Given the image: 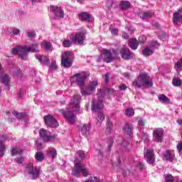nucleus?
<instances>
[{"mask_svg": "<svg viewBox=\"0 0 182 182\" xmlns=\"http://www.w3.org/2000/svg\"><path fill=\"white\" fill-rule=\"evenodd\" d=\"M77 16L81 22H90V19H92V15L86 11L80 12Z\"/></svg>", "mask_w": 182, "mask_h": 182, "instance_id": "dca6fc26", "label": "nucleus"}, {"mask_svg": "<svg viewBox=\"0 0 182 182\" xmlns=\"http://www.w3.org/2000/svg\"><path fill=\"white\" fill-rule=\"evenodd\" d=\"M15 161L16 163H19V164H22V163H23V159H22L21 157H17L15 159Z\"/></svg>", "mask_w": 182, "mask_h": 182, "instance_id": "5fc2aeb1", "label": "nucleus"}, {"mask_svg": "<svg viewBox=\"0 0 182 182\" xmlns=\"http://www.w3.org/2000/svg\"><path fill=\"white\" fill-rule=\"evenodd\" d=\"M38 46H39V44L38 43H35L31 46H28V52H31L32 53H38V52H39Z\"/></svg>", "mask_w": 182, "mask_h": 182, "instance_id": "b1692460", "label": "nucleus"}, {"mask_svg": "<svg viewBox=\"0 0 182 182\" xmlns=\"http://www.w3.org/2000/svg\"><path fill=\"white\" fill-rule=\"evenodd\" d=\"M176 149H177L178 153H181V151H182V141H181L179 144H178Z\"/></svg>", "mask_w": 182, "mask_h": 182, "instance_id": "603ef678", "label": "nucleus"}, {"mask_svg": "<svg viewBox=\"0 0 182 182\" xmlns=\"http://www.w3.org/2000/svg\"><path fill=\"white\" fill-rule=\"evenodd\" d=\"M80 100H82V97L80 95H74L73 102L70 103L73 110L77 114H79V112H80Z\"/></svg>", "mask_w": 182, "mask_h": 182, "instance_id": "9d476101", "label": "nucleus"}, {"mask_svg": "<svg viewBox=\"0 0 182 182\" xmlns=\"http://www.w3.org/2000/svg\"><path fill=\"white\" fill-rule=\"evenodd\" d=\"M119 90H126L127 89V85L125 84H122L119 86Z\"/></svg>", "mask_w": 182, "mask_h": 182, "instance_id": "864d4df0", "label": "nucleus"}, {"mask_svg": "<svg viewBox=\"0 0 182 182\" xmlns=\"http://www.w3.org/2000/svg\"><path fill=\"white\" fill-rule=\"evenodd\" d=\"M36 161H43L45 160V155L42 152H36L35 154Z\"/></svg>", "mask_w": 182, "mask_h": 182, "instance_id": "c85d7f7f", "label": "nucleus"}, {"mask_svg": "<svg viewBox=\"0 0 182 182\" xmlns=\"http://www.w3.org/2000/svg\"><path fill=\"white\" fill-rule=\"evenodd\" d=\"M13 55H19V46H17L16 48H13Z\"/></svg>", "mask_w": 182, "mask_h": 182, "instance_id": "3c124183", "label": "nucleus"}, {"mask_svg": "<svg viewBox=\"0 0 182 182\" xmlns=\"http://www.w3.org/2000/svg\"><path fill=\"white\" fill-rule=\"evenodd\" d=\"M25 173H27L33 180L39 178L40 171L39 168L33 166V164L29 163L26 166Z\"/></svg>", "mask_w": 182, "mask_h": 182, "instance_id": "39448f33", "label": "nucleus"}, {"mask_svg": "<svg viewBox=\"0 0 182 182\" xmlns=\"http://www.w3.org/2000/svg\"><path fill=\"white\" fill-rule=\"evenodd\" d=\"M164 179L165 182H174V178L171 174H165Z\"/></svg>", "mask_w": 182, "mask_h": 182, "instance_id": "4c0bfd02", "label": "nucleus"}, {"mask_svg": "<svg viewBox=\"0 0 182 182\" xmlns=\"http://www.w3.org/2000/svg\"><path fill=\"white\" fill-rule=\"evenodd\" d=\"M109 74H105V83H107L109 82Z\"/></svg>", "mask_w": 182, "mask_h": 182, "instance_id": "e2e57ef3", "label": "nucleus"}, {"mask_svg": "<svg viewBox=\"0 0 182 182\" xmlns=\"http://www.w3.org/2000/svg\"><path fill=\"white\" fill-rule=\"evenodd\" d=\"M41 48H43L46 50H49L50 49V43L47 41H43L41 44Z\"/></svg>", "mask_w": 182, "mask_h": 182, "instance_id": "72a5a7b5", "label": "nucleus"}, {"mask_svg": "<svg viewBox=\"0 0 182 182\" xmlns=\"http://www.w3.org/2000/svg\"><path fill=\"white\" fill-rule=\"evenodd\" d=\"M144 157L148 164L154 166L156 164V155L154 154V150L146 149V153H144Z\"/></svg>", "mask_w": 182, "mask_h": 182, "instance_id": "0eeeda50", "label": "nucleus"}, {"mask_svg": "<svg viewBox=\"0 0 182 182\" xmlns=\"http://www.w3.org/2000/svg\"><path fill=\"white\" fill-rule=\"evenodd\" d=\"M140 43L139 41L136 38H130L128 41V46L132 49V50H136L139 48Z\"/></svg>", "mask_w": 182, "mask_h": 182, "instance_id": "6ab92c4d", "label": "nucleus"}, {"mask_svg": "<svg viewBox=\"0 0 182 182\" xmlns=\"http://www.w3.org/2000/svg\"><path fill=\"white\" fill-rule=\"evenodd\" d=\"M89 77V74L87 73L82 71L80 73H75L70 78L71 85L73 83H77V85L80 88V93L82 96H90L92 93L96 92V87L99 85L97 80L90 81L85 88V83L86 82V79Z\"/></svg>", "mask_w": 182, "mask_h": 182, "instance_id": "f257e3e1", "label": "nucleus"}, {"mask_svg": "<svg viewBox=\"0 0 182 182\" xmlns=\"http://www.w3.org/2000/svg\"><path fill=\"white\" fill-rule=\"evenodd\" d=\"M177 70H182V58L175 63Z\"/></svg>", "mask_w": 182, "mask_h": 182, "instance_id": "37998d69", "label": "nucleus"}, {"mask_svg": "<svg viewBox=\"0 0 182 182\" xmlns=\"http://www.w3.org/2000/svg\"><path fill=\"white\" fill-rule=\"evenodd\" d=\"M6 150V148L5 147V144H4V142L0 140V157H4Z\"/></svg>", "mask_w": 182, "mask_h": 182, "instance_id": "f704fd0d", "label": "nucleus"}, {"mask_svg": "<svg viewBox=\"0 0 182 182\" xmlns=\"http://www.w3.org/2000/svg\"><path fill=\"white\" fill-rule=\"evenodd\" d=\"M11 79L9 78V75H4L0 78V82L3 83V85H5V86H8L9 85Z\"/></svg>", "mask_w": 182, "mask_h": 182, "instance_id": "bb28decb", "label": "nucleus"}, {"mask_svg": "<svg viewBox=\"0 0 182 182\" xmlns=\"http://www.w3.org/2000/svg\"><path fill=\"white\" fill-rule=\"evenodd\" d=\"M118 32H119V31H117V28H113V29L111 31V33H112V35H117Z\"/></svg>", "mask_w": 182, "mask_h": 182, "instance_id": "bf43d9fd", "label": "nucleus"}, {"mask_svg": "<svg viewBox=\"0 0 182 182\" xmlns=\"http://www.w3.org/2000/svg\"><path fill=\"white\" fill-rule=\"evenodd\" d=\"M72 43L74 45H83V42L86 41V31H80L70 38Z\"/></svg>", "mask_w": 182, "mask_h": 182, "instance_id": "423d86ee", "label": "nucleus"}, {"mask_svg": "<svg viewBox=\"0 0 182 182\" xmlns=\"http://www.w3.org/2000/svg\"><path fill=\"white\" fill-rule=\"evenodd\" d=\"M57 137L58 134H54L51 136L48 135L47 139H46V143H48V141H53V140H55Z\"/></svg>", "mask_w": 182, "mask_h": 182, "instance_id": "79ce46f5", "label": "nucleus"}, {"mask_svg": "<svg viewBox=\"0 0 182 182\" xmlns=\"http://www.w3.org/2000/svg\"><path fill=\"white\" fill-rule=\"evenodd\" d=\"M164 130L161 128L155 129L153 131V137L156 143H161L163 141V136Z\"/></svg>", "mask_w": 182, "mask_h": 182, "instance_id": "f8f14e48", "label": "nucleus"}, {"mask_svg": "<svg viewBox=\"0 0 182 182\" xmlns=\"http://www.w3.org/2000/svg\"><path fill=\"white\" fill-rule=\"evenodd\" d=\"M44 123L48 127L56 128L59 126L58 120L50 114L44 116Z\"/></svg>", "mask_w": 182, "mask_h": 182, "instance_id": "6e6552de", "label": "nucleus"}, {"mask_svg": "<svg viewBox=\"0 0 182 182\" xmlns=\"http://www.w3.org/2000/svg\"><path fill=\"white\" fill-rule=\"evenodd\" d=\"M123 130L127 136H133V125L132 124H125Z\"/></svg>", "mask_w": 182, "mask_h": 182, "instance_id": "aec40b11", "label": "nucleus"}, {"mask_svg": "<svg viewBox=\"0 0 182 182\" xmlns=\"http://www.w3.org/2000/svg\"><path fill=\"white\" fill-rule=\"evenodd\" d=\"M12 114L18 119V120H26V113L25 112H18L17 111L14 110L12 111Z\"/></svg>", "mask_w": 182, "mask_h": 182, "instance_id": "412c9836", "label": "nucleus"}, {"mask_svg": "<svg viewBox=\"0 0 182 182\" xmlns=\"http://www.w3.org/2000/svg\"><path fill=\"white\" fill-rule=\"evenodd\" d=\"M172 84L176 87H178V86H181L182 81L180 78L173 77V80H172Z\"/></svg>", "mask_w": 182, "mask_h": 182, "instance_id": "473e14b6", "label": "nucleus"}, {"mask_svg": "<svg viewBox=\"0 0 182 182\" xmlns=\"http://www.w3.org/2000/svg\"><path fill=\"white\" fill-rule=\"evenodd\" d=\"M63 115L68 123H70L71 124L76 123V115L73 114V112L67 110L63 112Z\"/></svg>", "mask_w": 182, "mask_h": 182, "instance_id": "ddd939ff", "label": "nucleus"}, {"mask_svg": "<svg viewBox=\"0 0 182 182\" xmlns=\"http://www.w3.org/2000/svg\"><path fill=\"white\" fill-rule=\"evenodd\" d=\"M115 92H116V90H114V89H113V88L108 89L109 95H114Z\"/></svg>", "mask_w": 182, "mask_h": 182, "instance_id": "13d9d810", "label": "nucleus"}, {"mask_svg": "<svg viewBox=\"0 0 182 182\" xmlns=\"http://www.w3.org/2000/svg\"><path fill=\"white\" fill-rule=\"evenodd\" d=\"M134 87H153V79L147 73H140L132 83Z\"/></svg>", "mask_w": 182, "mask_h": 182, "instance_id": "f03ea898", "label": "nucleus"}, {"mask_svg": "<svg viewBox=\"0 0 182 182\" xmlns=\"http://www.w3.org/2000/svg\"><path fill=\"white\" fill-rule=\"evenodd\" d=\"M112 53H113L112 56L114 57V59L116 58H119V50L113 49Z\"/></svg>", "mask_w": 182, "mask_h": 182, "instance_id": "8fccbe9b", "label": "nucleus"}, {"mask_svg": "<svg viewBox=\"0 0 182 182\" xmlns=\"http://www.w3.org/2000/svg\"><path fill=\"white\" fill-rule=\"evenodd\" d=\"M89 130H90V125L89 124H82L80 127V132L82 136H86Z\"/></svg>", "mask_w": 182, "mask_h": 182, "instance_id": "5701e85b", "label": "nucleus"}, {"mask_svg": "<svg viewBox=\"0 0 182 182\" xmlns=\"http://www.w3.org/2000/svg\"><path fill=\"white\" fill-rule=\"evenodd\" d=\"M102 55H103V60L106 62V63H110V62L114 60V57L113 54H112V51L107 49L102 50Z\"/></svg>", "mask_w": 182, "mask_h": 182, "instance_id": "4468645a", "label": "nucleus"}, {"mask_svg": "<svg viewBox=\"0 0 182 182\" xmlns=\"http://www.w3.org/2000/svg\"><path fill=\"white\" fill-rule=\"evenodd\" d=\"M36 58L39 60V62H41V63H42V62L43 60V58H42V56L39 55V56L36 57Z\"/></svg>", "mask_w": 182, "mask_h": 182, "instance_id": "69168bd1", "label": "nucleus"}, {"mask_svg": "<svg viewBox=\"0 0 182 182\" xmlns=\"http://www.w3.org/2000/svg\"><path fill=\"white\" fill-rule=\"evenodd\" d=\"M74 166L75 168L72 171V175L74 176V177H77V178L82 177V175L80 174V173H82V162L77 159H75L74 161Z\"/></svg>", "mask_w": 182, "mask_h": 182, "instance_id": "9b49d317", "label": "nucleus"}, {"mask_svg": "<svg viewBox=\"0 0 182 182\" xmlns=\"http://www.w3.org/2000/svg\"><path fill=\"white\" fill-rule=\"evenodd\" d=\"M74 56L75 55L72 51H65L61 55V66L65 68H71L73 63L72 59H73Z\"/></svg>", "mask_w": 182, "mask_h": 182, "instance_id": "7ed1b4c3", "label": "nucleus"}, {"mask_svg": "<svg viewBox=\"0 0 182 182\" xmlns=\"http://www.w3.org/2000/svg\"><path fill=\"white\" fill-rule=\"evenodd\" d=\"M19 49V56L21 58L22 60H26L28 59V53L29 52V49L28 46H18Z\"/></svg>", "mask_w": 182, "mask_h": 182, "instance_id": "2eb2a0df", "label": "nucleus"}, {"mask_svg": "<svg viewBox=\"0 0 182 182\" xmlns=\"http://www.w3.org/2000/svg\"><path fill=\"white\" fill-rule=\"evenodd\" d=\"M39 136L41 139H43V141H46V139H48V132L44 129H41L39 132Z\"/></svg>", "mask_w": 182, "mask_h": 182, "instance_id": "c756f323", "label": "nucleus"}, {"mask_svg": "<svg viewBox=\"0 0 182 182\" xmlns=\"http://www.w3.org/2000/svg\"><path fill=\"white\" fill-rule=\"evenodd\" d=\"M138 167L139 169H141V171L144 170V164H143V162H139Z\"/></svg>", "mask_w": 182, "mask_h": 182, "instance_id": "4d7b16f0", "label": "nucleus"}, {"mask_svg": "<svg viewBox=\"0 0 182 182\" xmlns=\"http://www.w3.org/2000/svg\"><path fill=\"white\" fill-rule=\"evenodd\" d=\"M138 124L139 126H146V124H147V122L143 119H139L138 121Z\"/></svg>", "mask_w": 182, "mask_h": 182, "instance_id": "09e8293b", "label": "nucleus"}, {"mask_svg": "<svg viewBox=\"0 0 182 182\" xmlns=\"http://www.w3.org/2000/svg\"><path fill=\"white\" fill-rule=\"evenodd\" d=\"M103 120H105V114H103V112H99L97 114V124L98 126H101Z\"/></svg>", "mask_w": 182, "mask_h": 182, "instance_id": "cd10ccee", "label": "nucleus"}, {"mask_svg": "<svg viewBox=\"0 0 182 182\" xmlns=\"http://www.w3.org/2000/svg\"><path fill=\"white\" fill-rule=\"evenodd\" d=\"M22 149L17 148V147H13L11 149V156H19V154H22Z\"/></svg>", "mask_w": 182, "mask_h": 182, "instance_id": "2f4dec72", "label": "nucleus"}, {"mask_svg": "<svg viewBox=\"0 0 182 182\" xmlns=\"http://www.w3.org/2000/svg\"><path fill=\"white\" fill-rule=\"evenodd\" d=\"M139 16L141 19H150L151 18H154V16H156V14L153 11H141L139 13Z\"/></svg>", "mask_w": 182, "mask_h": 182, "instance_id": "a211bd4d", "label": "nucleus"}, {"mask_svg": "<svg viewBox=\"0 0 182 182\" xmlns=\"http://www.w3.org/2000/svg\"><path fill=\"white\" fill-rule=\"evenodd\" d=\"M158 99L159 102H163L166 103V105H168L171 103L170 99L168 97L163 94H159L158 95Z\"/></svg>", "mask_w": 182, "mask_h": 182, "instance_id": "a878e982", "label": "nucleus"}, {"mask_svg": "<svg viewBox=\"0 0 182 182\" xmlns=\"http://www.w3.org/2000/svg\"><path fill=\"white\" fill-rule=\"evenodd\" d=\"M107 127H109V128L112 127V121H110L109 119H107Z\"/></svg>", "mask_w": 182, "mask_h": 182, "instance_id": "052dcab7", "label": "nucleus"}, {"mask_svg": "<svg viewBox=\"0 0 182 182\" xmlns=\"http://www.w3.org/2000/svg\"><path fill=\"white\" fill-rule=\"evenodd\" d=\"M141 53L144 56H151V55L154 53V48L146 47L144 49H142Z\"/></svg>", "mask_w": 182, "mask_h": 182, "instance_id": "393cba45", "label": "nucleus"}, {"mask_svg": "<svg viewBox=\"0 0 182 182\" xmlns=\"http://www.w3.org/2000/svg\"><path fill=\"white\" fill-rule=\"evenodd\" d=\"M13 33L14 35H18V33H19V29L16 28L13 31Z\"/></svg>", "mask_w": 182, "mask_h": 182, "instance_id": "0e129e2a", "label": "nucleus"}, {"mask_svg": "<svg viewBox=\"0 0 182 182\" xmlns=\"http://www.w3.org/2000/svg\"><path fill=\"white\" fill-rule=\"evenodd\" d=\"M49 69L50 70H56V69H58V65H56V62H51V64L49 66Z\"/></svg>", "mask_w": 182, "mask_h": 182, "instance_id": "c03bdc74", "label": "nucleus"}, {"mask_svg": "<svg viewBox=\"0 0 182 182\" xmlns=\"http://www.w3.org/2000/svg\"><path fill=\"white\" fill-rule=\"evenodd\" d=\"M119 6L122 11H126L130 8V2L129 1H121Z\"/></svg>", "mask_w": 182, "mask_h": 182, "instance_id": "7c9ffc66", "label": "nucleus"}, {"mask_svg": "<svg viewBox=\"0 0 182 182\" xmlns=\"http://www.w3.org/2000/svg\"><path fill=\"white\" fill-rule=\"evenodd\" d=\"M113 143H114L113 138H109L107 140V151H110V150L112 149V146H113Z\"/></svg>", "mask_w": 182, "mask_h": 182, "instance_id": "ea45409f", "label": "nucleus"}, {"mask_svg": "<svg viewBox=\"0 0 182 182\" xmlns=\"http://www.w3.org/2000/svg\"><path fill=\"white\" fill-rule=\"evenodd\" d=\"M72 43H73L70 40L65 39L63 41V48H70V46H72Z\"/></svg>", "mask_w": 182, "mask_h": 182, "instance_id": "a19ab883", "label": "nucleus"}, {"mask_svg": "<svg viewBox=\"0 0 182 182\" xmlns=\"http://www.w3.org/2000/svg\"><path fill=\"white\" fill-rule=\"evenodd\" d=\"M106 95V91L103 89H100L97 93L98 102L94 101L92 102V110H100V109L103 108V99H105V96Z\"/></svg>", "mask_w": 182, "mask_h": 182, "instance_id": "20e7f679", "label": "nucleus"}, {"mask_svg": "<svg viewBox=\"0 0 182 182\" xmlns=\"http://www.w3.org/2000/svg\"><path fill=\"white\" fill-rule=\"evenodd\" d=\"M122 38H123L124 39H129V34H127V33L124 32V33H122Z\"/></svg>", "mask_w": 182, "mask_h": 182, "instance_id": "680f3d73", "label": "nucleus"}, {"mask_svg": "<svg viewBox=\"0 0 182 182\" xmlns=\"http://www.w3.org/2000/svg\"><path fill=\"white\" fill-rule=\"evenodd\" d=\"M50 10L51 12L57 16V18H62L64 16L63 11L56 6H50Z\"/></svg>", "mask_w": 182, "mask_h": 182, "instance_id": "f3484780", "label": "nucleus"}, {"mask_svg": "<svg viewBox=\"0 0 182 182\" xmlns=\"http://www.w3.org/2000/svg\"><path fill=\"white\" fill-rule=\"evenodd\" d=\"M27 36H28V38H30L32 39L36 36V32H35V31L28 32V33H27Z\"/></svg>", "mask_w": 182, "mask_h": 182, "instance_id": "de8ad7c7", "label": "nucleus"}, {"mask_svg": "<svg viewBox=\"0 0 182 182\" xmlns=\"http://www.w3.org/2000/svg\"><path fill=\"white\" fill-rule=\"evenodd\" d=\"M164 157L166 159V161H170L171 163L174 160V154H173L170 150H167L164 153Z\"/></svg>", "mask_w": 182, "mask_h": 182, "instance_id": "4be33fe9", "label": "nucleus"}, {"mask_svg": "<svg viewBox=\"0 0 182 182\" xmlns=\"http://www.w3.org/2000/svg\"><path fill=\"white\" fill-rule=\"evenodd\" d=\"M50 63V61L49 60V58L44 56L43 58V61H42V65H49V63Z\"/></svg>", "mask_w": 182, "mask_h": 182, "instance_id": "49530a36", "label": "nucleus"}, {"mask_svg": "<svg viewBox=\"0 0 182 182\" xmlns=\"http://www.w3.org/2000/svg\"><path fill=\"white\" fill-rule=\"evenodd\" d=\"M125 115L128 117H132V116H134V109H133L132 108L127 109L125 112Z\"/></svg>", "mask_w": 182, "mask_h": 182, "instance_id": "e433bc0d", "label": "nucleus"}, {"mask_svg": "<svg viewBox=\"0 0 182 182\" xmlns=\"http://www.w3.org/2000/svg\"><path fill=\"white\" fill-rule=\"evenodd\" d=\"M77 154H78V156H79V157H80V159H85V154L83 153V151H79L77 152Z\"/></svg>", "mask_w": 182, "mask_h": 182, "instance_id": "6e6d98bb", "label": "nucleus"}, {"mask_svg": "<svg viewBox=\"0 0 182 182\" xmlns=\"http://www.w3.org/2000/svg\"><path fill=\"white\" fill-rule=\"evenodd\" d=\"M85 182H100V181L97 177L92 176L88 180L85 181Z\"/></svg>", "mask_w": 182, "mask_h": 182, "instance_id": "a18cd8bd", "label": "nucleus"}, {"mask_svg": "<svg viewBox=\"0 0 182 182\" xmlns=\"http://www.w3.org/2000/svg\"><path fill=\"white\" fill-rule=\"evenodd\" d=\"M41 149H42V144H38L37 146V150H41Z\"/></svg>", "mask_w": 182, "mask_h": 182, "instance_id": "338daca9", "label": "nucleus"}, {"mask_svg": "<svg viewBox=\"0 0 182 182\" xmlns=\"http://www.w3.org/2000/svg\"><path fill=\"white\" fill-rule=\"evenodd\" d=\"M124 76H125V77H130V74H129V73H124Z\"/></svg>", "mask_w": 182, "mask_h": 182, "instance_id": "774afa93", "label": "nucleus"}, {"mask_svg": "<svg viewBox=\"0 0 182 182\" xmlns=\"http://www.w3.org/2000/svg\"><path fill=\"white\" fill-rule=\"evenodd\" d=\"M81 173L83 176V177H87L90 173H89V170L87 168H85L82 165H81Z\"/></svg>", "mask_w": 182, "mask_h": 182, "instance_id": "58836bf2", "label": "nucleus"}, {"mask_svg": "<svg viewBox=\"0 0 182 182\" xmlns=\"http://www.w3.org/2000/svg\"><path fill=\"white\" fill-rule=\"evenodd\" d=\"M119 53L121 55V58L124 59V60H129V59L133 58V53H132L130 49L126 46H123L120 49Z\"/></svg>", "mask_w": 182, "mask_h": 182, "instance_id": "1a4fd4ad", "label": "nucleus"}, {"mask_svg": "<svg viewBox=\"0 0 182 182\" xmlns=\"http://www.w3.org/2000/svg\"><path fill=\"white\" fill-rule=\"evenodd\" d=\"M48 154L52 157V159H55L56 156H58V153L56 152V149H50L47 151Z\"/></svg>", "mask_w": 182, "mask_h": 182, "instance_id": "c9c22d12", "label": "nucleus"}]
</instances>
